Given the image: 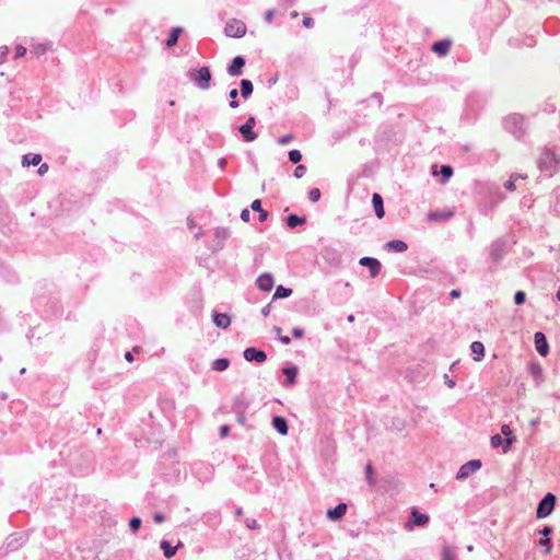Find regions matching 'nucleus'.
Masks as SVG:
<instances>
[{
  "instance_id": "obj_1",
  "label": "nucleus",
  "mask_w": 560,
  "mask_h": 560,
  "mask_svg": "<svg viewBox=\"0 0 560 560\" xmlns=\"http://www.w3.org/2000/svg\"><path fill=\"white\" fill-rule=\"evenodd\" d=\"M190 81L195 82L201 90H208L210 88L211 72L209 67H201L199 69H191L188 72Z\"/></svg>"
},
{
  "instance_id": "obj_2",
  "label": "nucleus",
  "mask_w": 560,
  "mask_h": 560,
  "mask_svg": "<svg viewBox=\"0 0 560 560\" xmlns=\"http://www.w3.org/2000/svg\"><path fill=\"white\" fill-rule=\"evenodd\" d=\"M504 126L505 129L516 138H521L526 132L524 127V117L518 114L508 116L504 120Z\"/></svg>"
},
{
  "instance_id": "obj_3",
  "label": "nucleus",
  "mask_w": 560,
  "mask_h": 560,
  "mask_svg": "<svg viewBox=\"0 0 560 560\" xmlns=\"http://www.w3.org/2000/svg\"><path fill=\"white\" fill-rule=\"evenodd\" d=\"M557 498L552 493H547L541 501L538 503L536 510L537 518H545L551 514L555 509Z\"/></svg>"
},
{
  "instance_id": "obj_4",
  "label": "nucleus",
  "mask_w": 560,
  "mask_h": 560,
  "mask_svg": "<svg viewBox=\"0 0 560 560\" xmlns=\"http://www.w3.org/2000/svg\"><path fill=\"white\" fill-rule=\"evenodd\" d=\"M224 32L229 37L240 38L246 34V25L244 22L233 19L226 23Z\"/></svg>"
},
{
  "instance_id": "obj_5",
  "label": "nucleus",
  "mask_w": 560,
  "mask_h": 560,
  "mask_svg": "<svg viewBox=\"0 0 560 560\" xmlns=\"http://www.w3.org/2000/svg\"><path fill=\"white\" fill-rule=\"evenodd\" d=\"M481 467L479 459H471L465 463L457 471L456 478L458 480L469 477L472 472L477 471Z\"/></svg>"
},
{
  "instance_id": "obj_6",
  "label": "nucleus",
  "mask_w": 560,
  "mask_h": 560,
  "mask_svg": "<svg viewBox=\"0 0 560 560\" xmlns=\"http://www.w3.org/2000/svg\"><path fill=\"white\" fill-rule=\"evenodd\" d=\"M361 266L368 267L372 278L378 276L382 269L381 262L373 257H362L359 261Z\"/></svg>"
},
{
  "instance_id": "obj_7",
  "label": "nucleus",
  "mask_w": 560,
  "mask_h": 560,
  "mask_svg": "<svg viewBox=\"0 0 560 560\" xmlns=\"http://www.w3.org/2000/svg\"><path fill=\"white\" fill-rule=\"evenodd\" d=\"M558 164L553 152L546 150L539 159L538 165L541 171H551L553 165Z\"/></svg>"
},
{
  "instance_id": "obj_8",
  "label": "nucleus",
  "mask_w": 560,
  "mask_h": 560,
  "mask_svg": "<svg viewBox=\"0 0 560 560\" xmlns=\"http://www.w3.org/2000/svg\"><path fill=\"white\" fill-rule=\"evenodd\" d=\"M534 341L537 352L540 355L546 357L549 353V346L545 334L541 331L535 332Z\"/></svg>"
},
{
  "instance_id": "obj_9",
  "label": "nucleus",
  "mask_w": 560,
  "mask_h": 560,
  "mask_svg": "<svg viewBox=\"0 0 560 560\" xmlns=\"http://www.w3.org/2000/svg\"><path fill=\"white\" fill-rule=\"evenodd\" d=\"M244 358L246 361H255L258 363H262L267 359V354L262 350H258L256 348L249 347L244 351Z\"/></svg>"
},
{
  "instance_id": "obj_10",
  "label": "nucleus",
  "mask_w": 560,
  "mask_h": 560,
  "mask_svg": "<svg viewBox=\"0 0 560 560\" xmlns=\"http://www.w3.org/2000/svg\"><path fill=\"white\" fill-rule=\"evenodd\" d=\"M248 406H249V402L244 395H236L233 397L232 411L234 413L246 412V410L248 409Z\"/></svg>"
},
{
  "instance_id": "obj_11",
  "label": "nucleus",
  "mask_w": 560,
  "mask_h": 560,
  "mask_svg": "<svg viewBox=\"0 0 560 560\" xmlns=\"http://www.w3.org/2000/svg\"><path fill=\"white\" fill-rule=\"evenodd\" d=\"M245 66V59L242 56H236L231 65L228 67V73L231 77H240L242 74V69Z\"/></svg>"
},
{
  "instance_id": "obj_12",
  "label": "nucleus",
  "mask_w": 560,
  "mask_h": 560,
  "mask_svg": "<svg viewBox=\"0 0 560 560\" xmlns=\"http://www.w3.org/2000/svg\"><path fill=\"white\" fill-rule=\"evenodd\" d=\"M505 253V242L503 241H495L491 244L490 247V256L493 261H499L502 259Z\"/></svg>"
},
{
  "instance_id": "obj_13",
  "label": "nucleus",
  "mask_w": 560,
  "mask_h": 560,
  "mask_svg": "<svg viewBox=\"0 0 560 560\" xmlns=\"http://www.w3.org/2000/svg\"><path fill=\"white\" fill-rule=\"evenodd\" d=\"M256 283L260 290L268 292L273 287V277L270 273H262L257 278Z\"/></svg>"
},
{
  "instance_id": "obj_14",
  "label": "nucleus",
  "mask_w": 560,
  "mask_h": 560,
  "mask_svg": "<svg viewBox=\"0 0 560 560\" xmlns=\"http://www.w3.org/2000/svg\"><path fill=\"white\" fill-rule=\"evenodd\" d=\"M347 512V504L341 502L334 509L327 511V517L331 521L340 520Z\"/></svg>"
},
{
  "instance_id": "obj_15",
  "label": "nucleus",
  "mask_w": 560,
  "mask_h": 560,
  "mask_svg": "<svg viewBox=\"0 0 560 560\" xmlns=\"http://www.w3.org/2000/svg\"><path fill=\"white\" fill-rule=\"evenodd\" d=\"M372 203L375 211V214L378 219L384 218L385 211H384V203L383 198L380 194L375 192L372 196Z\"/></svg>"
},
{
  "instance_id": "obj_16",
  "label": "nucleus",
  "mask_w": 560,
  "mask_h": 560,
  "mask_svg": "<svg viewBox=\"0 0 560 560\" xmlns=\"http://www.w3.org/2000/svg\"><path fill=\"white\" fill-rule=\"evenodd\" d=\"M213 322L217 327L222 328V329H225L231 325V318L225 313H214Z\"/></svg>"
},
{
  "instance_id": "obj_17",
  "label": "nucleus",
  "mask_w": 560,
  "mask_h": 560,
  "mask_svg": "<svg viewBox=\"0 0 560 560\" xmlns=\"http://www.w3.org/2000/svg\"><path fill=\"white\" fill-rule=\"evenodd\" d=\"M272 425L281 435L288 434L289 427H288L287 420L283 417H280V416L273 417Z\"/></svg>"
},
{
  "instance_id": "obj_18",
  "label": "nucleus",
  "mask_w": 560,
  "mask_h": 560,
  "mask_svg": "<svg viewBox=\"0 0 560 560\" xmlns=\"http://www.w3.org/2000/svg\"><path fill=\"white\" fill-rule=\"evenodd\" d=\"M451 48V40L444 39L440 42H435L432 46V50L440 56H445Z\"/></svg>"
},
{
  "instance_id": "obj_19",
  "label": "nucleus",
  "mask_w": 560,
  "mask_h": 560,
  "mask_svg": "<svg viewBox=\"0 0 560 560\" xmlns=\"http://www.w3.org/2000/svg\"><path fill=\"white\" fill-rule=\"evenodd\" d=\"M501 432L506 436L503 446V453H506L515 441V438L512 435V430L508 424L502 425Z\"/></svg>"
},
{
  "instance_id": "obj_20",
  "label": "nucleus",
  "mask_w": 560,
  "mask_h": 560,
  "mask_svg": "<svg viewBox=\"0 0 560 560\" xmlns=\"http://www.w3.org/2000/svg\"><path fill=\"white\" fill-rule=\"evenodd\" d=\"M454 215V211H432L428 214L429 221H445Z\"/></svg>"
},
{
  "instance_id": "obj_21",
  "label": "nucleus",
  "mask_w": 560,
  "mask_h": 560,
  "mask_svg": "<svg viewBox=\"0 0 560 560\" xmlns=\"http://www.w3.org/2000/svg\"><path fill=\"white\" fill-rule=\"evenodd\" d=\"M385 247L389 250H394V252H397V253H404L407 250L408 246L407 244L404 242V241H400V240H393V241H389Z\"/></svg>"
},
{
  "instance_id": "obj_22",
  "label": "nucleus",
  "mask_w": 560,
  "mask_h": 560,
  "mask_svg": "<svg viewBox=\"0 0 560 560\" xmlns=\"http://www.w3.org/2000/svg\"><path fill=\"white\" fill-rule=\"evenodd\" d=\"M182 546V542L179 541L177 546L173 547L167 540L161 541V549L163 550V553L166 558H172L175 556L177 548Z\"/></svg>"
},
{
  "instance_id": "obj_23",
  "label": "nucleus",
  "mask_w": 560,
  "mask_h": 560,
  "mask_svg": "<svg viewBox=\"0 0 560 560\" xmlns=\"http://www.w3.org/2000/svg\"><path fill=\"white\" fill-rule=\"evenodd\" d=\"M411 518L417 526H424L429 522V516L420 513L417 509H412Z\"/></svg>"
},
{
  "instance_id": "obj_24",
  "label": "nucleus",
  "mask_w": 560,
  "mask_h": 560,
  "mask_svg": "<svg viewBox=\"0 0 560 560\" xmlns=\"http://www.w3.org/2000/svg\"><path fill=\"white\" fill-rule=\"evenodd\" d=\"M240 85H241L240 93H241L242 97H244L245 100L248 98L253 94V91H254L252 81L243 79L241 81Z\"/></svg>"
},
{
  "instance_id": "obj_25",
  "label": "nucleus",
  "mask_w": 560,
  "mask_h": 560,
  "mask_svg": "<svg viewBox=\"0 0 560 560\" xmlns=\"http://www.w3.org/2000/svg\"><path fill=\"white\" fill-rule=\"evenodd\" d=\"M244 141L252 142L257 139V133L253 131V128L242 125L238 128Z\"/></svg>"
},
{
  "instance_id": "obj_26",
  "label": "nucleus",
  "mask_w": 560,
  "mask_h": 560,
  "mask_svg": "<svg viewBox=\"0 0 560 560\" xmlns=\"http://www.w3.org/2000/svg\"><path fill=\"white\" fill-rule=\"evenodd\" d=\"M282 373L287 376V380L284 381V385L289 386L295 383V377L298 374V369L295 366L291 368H284L282 370Z\"/></svg>"
},
{
  "instance_id": "obj_27",
  "label": "nucleus",
  "mask_w": 560,
  "mask_h": 560,
  "mask_svg": "<svg viewBox=\"0 0 560 560\" xmlns=\"http://www.w3.org/2000/svg\"><path fill=\"white\" fill-rule=\"evenodd\" d=\"M250 209L259 213V221L265 222L268 219V212L261 208V201L256 199L252 202Z\"/></svg>"
},
{
  "instance_id": "obj_28",
  "label": "nucleus",
  "mask_w": 560,
  "mask_h": 560,
  "mask_svg": "<svg viewBox=\"0 0 560 560\" xmlns=\"http://www.w3.org/2000/svg\"><path fill=\"white\" fill-rule=\"evenodd\" d=\"M42 162V155L40 154H25L23 155V159H22V164L23 165H33V166H37L39 165V163Z\"/></svg>"
},
{
  "instance_id": "obj_29",
  "label": "nucleus",
  "mask_w": 560,
  "mask_h": 560,
  "mask_svg": "<svg viewBox=\"0 0 560 560\" xmlns=\"http://www.w3.org/2000/svg\"><path fill=\"white\" fill-rule=\"evenodd\" d=\"M470 350L476 357L474 358L475 361H480L485 353V346L480 341H474L470 345Z\"/></svg>"
},
{
  "instance_id": "obj_30",
  "label": "nucleus",
  "mask_w": 560,
  "mask_h": 560,
  "mask_svg": "<svg viewBox=\"0 0 560 560\" xmlns=\"http://www.w3.org/2000/svg\"><path fill=\"white\" fill-rule=\"evenodd\" d=\"M183 32V28L177 26V27H173L170 35H168V38L166 39V46L167 47H172L174 45H176L177 40H178V37L179 35L182 34Z\"/></svg>"
},
{
  "instance_id": "obj_31",
  "label": "nucleus",
  "mask_w": 560,
  "mask_h": 560,
  "mask_svg": "<svg viewBox=\"0 0 560 560\" xmlns=\"http://www.w3.org/2000/svg\"><path fill=\"white\" fill-rule=\"evenodd\" d=\"M306 222L304 217H299L296 214H290L287 217V225L291 229L296 228L298 225H302Z\"/></svg>"
},
{
  "instance_id": "obj_32",
  "label": "nucleus",
  "mask_w": 560,
  "mask_h": 560,
  "mask_svg": "<svg viewBox=\"0 0 560 560\" xmlns=\"http://www.w3.org/2000/svg\"><path fill=\"white\" fill-rule=\"evenodd\" d=\"M230 365V361L225 358L217 359L212 362V370L222 372L225 371Z\"/></svg>"
},
{
  "instance_id": "obj_33",
  "label": "nucleus",
  "mask_w": 560,
  "mask_h": 560,
  "mask_svg": "<svg viewBox=\"0 0 560 560\" xmlns=\"http://www.w3.org/2000/svg\"><path fill=\"white\" fill-rule=\"evenodd\" d=\"M456 551L452 546H444L442 549V560H456Z\"/></svg>"
},
{
  "instance_id": "obj_34",
  "label": "nucleus",
  "mask_w": 560,
  "mask_h": 560,
  "mask_svg": "<svg viewBox=\"0 0 560 560\" xmlns=\"http://www.w3.org/2000/svg\"><path fill=\"white\" fill-rule=\"evenodd\" d=\"M229 236V230L226 228H217L214 231V237L219 241V247H222V242Z\"/></svg>"
},
{
  "instance_id": "obj_35",
  "label": "nucleus",
  "mask_w": 560,
  "mask_h": 560,
  "mask_svg": "<svg viewBox=\"0 0 560 560\" xmlns=\"http://www.w3.org/2000/svg\"><path fill=\"white\" fill-rule=\"evenodd\" d=\"M292 294V290L289 288H284L283 285H279L276 289V292L273 294V300L276 299H284Z\"/></svg>"
},
{
  "instance_id": "obj_36",
  "label": "nucleus",
  "mask_w": 560,
  "mask_h": 560,
  "mask_svg": "<svg viewBox=\"0 0 560 560\" xmlns=\"http://www.w3.org/2000/svg\"><path fill=\"white\" fill-rule=\"evenodd\" d=\"M530 374L534 376L536 384L539 385V383L542 381V369L539 364H533L530 368Z\"/></svg>"
},
{
  "instance_id": "obj_37",
  "label": "nucleus",
  "mask_w": 560,
  "mask_h": 560,
  "mask_svg": "<svg viewBox=\"0 0 560 560\" xmlns=\"http://www.w3.org/2000/svg\"><path fill=\"white\" fill-rule=\"evenodd\" d=\"M237 95H238V91L236 89H232L229 93V96L231 98L229 106L233 109H235L240 106L238 101L236 100Z\"/></svg>"
},
{
  "instance_id": "obj_38",
  "label": "nucleus",
  "mask_w": 560,
  "mask_h": 560,
  "mask_svg": "<svg viewBox=\"0 0 560 560\" xmlns=\"http://www.w3.org/2000/svg\"><path fill=\"white\" fill-rule=\"evenodd\" d=\"M289 160H290L292 163H294V164L299 163V162L302 160V154H301V152H300L299 150H295V149H294V150H291V151L289 152Z\"/></svg>"
},
{
  "instance_id": "obj_39",
  "label": "nucleus",
  "mask_w": 560,
  "mask_h": 560,
  "mask_svg": "<svg viewBox=\"0 0 560 560\" xmlns=\"http://www.w3.org/2000/svg\"><path fill=\"white\" fill-rule=\"evenodd\" d=\"M440 173L444 179H448L453 175V168L450 165H442Z\"/></svg>"
},
{
  "instance_id": "obj_40",
  "label": "nucleus",
  "mask_w": 560,
  "mask_h": 560,
  "mask_svg": "<svg viewBox=\"0 0 560 560\" xmlns=\"http://www.w3.org/2000/svg\"><path fill=\"white\" fill-rule=\"evenodd\" d=\"M365 475H366V480H368L369 485L373 486L375 481H374V479L372 477V475H373V467H372L371 463H369L365 466Z\"/></svg>"
},
{
  "instance_id": "obj_41",
  "label": "nucleus",
  "mask_w": 560,
  "mask_h": 560,
  "mask_svg": "<svg viewBox=\"0 0 560 560\" xmlns=\"http://www.w3.org/2000/svg\"><path fill=\"white\" fill-rule=\"evenodd\" d=\"M320 198V190L318 188H313L308 191V199L312 202L318 201Z\"/></svg>"
},
{
  "instance_id": "obj_42",
  "label": "nucleus",
  "mask_w": 560,
  "mask_h": 560,
  "mask_svg": "<svg viewBox=\"0 0 560 560\" xmlns=\"http://www.w3.org/2000/svg\"><path fill=\"white\" fill-rule=\"evenodd\" d=\"M129 526L133 533L138 532L140 529V516H133L129 522Z\"/></svg>"
},
{
  "instance_id": "obj_43",
  "label": "nucleus",
  "mask_w": 560,
  "mask_h": 560,
  "mask_svg": "<svg viewBox=\"0 0 560 560\" xmlns=\"http://www.w3.org/2000/svg\"><path fill=\"white\" fill-rule=\"evenodd\" d=\"M491 445H492V447H499L500 445L504 446V440L502 439V436L500 434H494L491 438Z\"/></svg>"
},
{
  "instance_id": "obj_44",
  "label": "nucleus",
  "mask_w": 560,
  "mask_h": 560,
  "mask_svg": "<svg viewBox=\"0 0 560 560\" xmlns=\"http://www.w3.org/2000/svg\"><path fill=\"white\" fill-rule=\"evenodd\" d=\"M539 545L546 547L545 553L549 555L551 552V540L549 538H541L539 540Z\"/></svg>"
},
{
  "instance_id": "obj_45",
  "label": "nucleus",
  "mask_w": 560,
  "mask_h": 560,
  "mask_svg": "<svg viewBox=\"0 0 560 560\" xmlns=\"http://www.w3.org/2000/svg\"><path fill=\"white\" fill-rule=\"evenodd\" d=\"M525 299H526V294H525V292H523V291H517V292L515 293V295H514V302H515V304H517V305L523 304V303L525 302Z\"/></svg>"
},
{
  "instance_id": "obj_46",
  "label": "nucleus",
  "mask_w": 560,
  "mask_h": 560,
  "mask_svg": "<svg viewBox=\"0 0 560 560\" xmlns=\"http://www.w3.org/2000/svg\"><path fill=\"white\" fill-rule=\"evenodd\" d=\"M140 352V346H135L132 348V351H127L125 353V359L129 362H132L133 361V353H139Z\"/></svg>"
},
{
  "instance_id": "obj_47",
  "label": "nucleus",
  "mask_w": 560,
  "mask_h": 560,
  "mask_svg": "<svg viewBox=\"0 0 560 560\" xmlns=\"http://www.w3.org/2000/svg\"><path fill=\"white\" fill-rule=\"evenodd\" d=\"M245 525L247 528L249 529H256V528H259V524L258 522L255 520V518H250V517H247L245 520Z\"/></svg>"
},
{
  "instance_id": "obj_48",
  "label": "nucleus",
  "mask_w": 560,
  "mask_h": 560,
  "mask_svg": "<svg viewBox=\"0 0 560 560\" xmlns=\"http://www.w3.org/2000/svg\"><path fill=\"white\" fill-rule=\"evenodd\" d=\"M305 173H306V167L302 164L298 165L294 170V176L296 178L303 177Z\"/></svg>"
},
{
  "instance_id": "obj_49",
  "label": "nucleus",
  "mask_w": 560,
  "mask_h": 560,
  "mask_svg": "<svg viewBox=\"0 0 560 560\" xmlns=\"http://www.w3.org/2000/svg\"><path fill=\"white\" fill-rule=\"evenodd\" d=\"M292 140H293V135L289 133V135H285L283 137H280L278 139V143L281 144V145H284V144H288Z\"/></svg>"
},
{
  "instance_id": "obj_50",
  "label": "nucleus",
  "mask_w": 560,
  "mask_h": 560,
  "mask_svg": "<svg viewBox=\"0 0 560 560\" xmlns=\"http://www.w3.org/2000/svg\"><path fill=\"white\" fill-rule=\"evenodd\" d=\"M26 54V48L19 45L15 49V58H21Z\"/></svg>"
},
{
  "instance_id": "obj_51",
  "label": "nucleus",
  "mask_w": 560,
  "mask_h": 560,
  "mask_svg": "<svg viewBox=\"0 0 560 560\" xmlns=\"http://www.w3.org/2000/svg\"><path fill=\"white\" fill-rule=\"evenodd\" d=\"M292 335H293L294 338L300 339V338H302L304 336V330L302 328L295 327L292 330Z\"/></svg>"
},
{
  "instance_id": "obj_52",
  "label": "nucleus",
  "mask_w": 560,
  "mask_h": 560,
  "mask_svg": "<svg viewBox=\"0 0 560 560\" xmlns=\"http://www.w3.org/2000/svg\"><path fill=\"white\" fill-rule=\"evenodd\" d=\"M553 532L552 527L545 526L542 529L539 530V534L548 538V536Z\"/></svg>"
},
{
  "instance_id": "obj_53",
  "label": "nucleus",
  "mask_w": 560,
  "mask_h": 560,
  "mask_svg": "<svg viewBox=\"0 0 560 560\" xmlns=\"http://www.w3.org/2000/svg\"><path fill=\"white\" fill-rule=\"evenodd\" d=\"M273 16H275V11L273 10H268L266 13H265V21L267 23H271L272 20H273Z\"/></svg>"
},
{
  "instance_id": "obj_54",
  "label": "nucleus",
  "mask_w": 560,
  "mask_h": 560,
  "mask_svg": "<svg viewBox=\"0 0 560 560\" xmlns=\"http://www.w3.org/2000/svg\"><path fill=\"white\" fill-rule=\"evenodd\" d=\"M241 219L244 221V222H248L249 219H250V213H249V210L248 209H244L242 210L241 212Z\"/></svg>"
},
{
  "instance_id": "obj_55",
  "label": "nucleus",
  "mask_w": 560,
  "mask_h": 560,
  "mask_svg": "<svg viewBox=\"0 0 560 560\" xmlns=\"http://www.w3.org/2000/svg\"><path fill=\"white\" fill-rule=\"evenodd\" d=\"M444 382L450 388H453L456 385L455 381L450 378L447 374H444Z\"/></svg>"
},
{
  "instance_id": "obj_56",
  "label": "nucleus",
  "mask_w": 560,
  "mask_h": 560,
  "mask_svg": "<svg viewBox=\"0 0 560 560\" xmlns=\"http://www.w3.org/2000/svg\"><path fill=\"white\" fill-rule=\"evenodd\" d=\"M235 415H236V420H237V422H238L241 425H245V423H246L245 412H242V413H235Z\"/></svg>"
},
{
  "instance_id": "obj_57",
  "label": "nucleus",
  "mask_w": 560,
  "mask_h": 560,
  "mask_svg": "<svg viewBox=\"0 0 560 560\" xmlns=\"http://www.w3.org/2000/svg\"><path fill=\"white\" fill-rule=\"evenodd\" d=\"M230 432V427L228 424H224L220 428V436L225 438Z\"/></svg>"
},
{
  "instance_id": "obj_58",
  "label": "nucleus",
  "mask_w": 560,
  "mask_h": 560,
  "mask_svg": "<svg viewBox=\"0 0 560 560\" xmlns=\"http://www.w3.org/2000/svg\"><path fill=\"white\" fill-rule=\"evenodd\" d=\"M313 24H314V21H313V19H312V18H310V16H304V19H303V25H304L305 27L310 28V27H312V26H313Z\"/></svg>"
},
{
  "instance_id": "obj_59",
  "label": "nucleus",
  "mask_w": 560,
  "mask_h": 560,
  "mask_svg": "<svg viewBox=\"0 0 560 560\" xmlns=\"http://www.w3.org/2000/svg\"><path fill=\"white\" fill-rule=\"evenodd\" d=\"M505 188L509 189V190H514L515 189V184H514V177L512 176L511 179H509L505 184H504Z\"/></svg>"
},
{
  "instance_id": "obj_60",
  "label": "nucleus",
  "mask_w": 560,
  "mask_h": 560,
  "mask_svg": "<svg viewBox=\"0 0 560 560\" xmlns=\"http://www.w3.org/2000/svg\"><path fill=\"white\" fill-rule=\"evenodd\" d=\"M47 171H48V165H47L46 163H44V164L39 165V167H38V171H37V172H38V174H39L40 176H43L44 174H46V173H47Z\"/></svg>"
},
{
  "instance_id": "obj_61",
  "label": "nucleus",
  "mask_w": 560,
  "mask_h": 560,
  "mask_svg": "<svg viewBox=\"0 0 560 560\" xmlns=\"http://www.w3.org/2000/svg\"><path fill=\"white\" fill-rule=\"evenodd\" d=\"M244 125H245V126H247V127L254 128V127H255V125H256V119H255V117L250 116V117L246 120V122H245Z\"/></svg>"
},
{
  "instance_id": "obj_62",
  "label": "nucleus",
  "mask_w": 560,
  "mask_h": 560,
  "mask_svg": "<svg viewBox=\"0 0 560 560\" xmlns=\"http://www.w3.org/2000/svg\"><path fill=\"white\" fill-rule=\"evenodd\" d=\"M270 311H271V304H267L266 306H264L261 308V314L264 316H268L270 314Z\"/></svg>"
},
{
  "instance_id": "obj_63",
  "label": "nucleus",
  "mask_w": 560,
  "mask_h": 560,
  "mask_svg": "<svg viewBox=\"0 0 560 560\" xmlns=\"http://www.w3.org/2000/svg\"><path fill=\"white\" fill-rule=\"evenodd\" d=\"M450 295H451L452 299L459 298L460 296V291L458 289H453L450 292Z\"/></svg>"
},
{
  "instance_id": "obj_64",
  "label": "nucleus",
  "mask_w": 560,
  "mask_h": 560,
  "mask_svg": "<svg viewBox=\"0 0 560 560\" xmlns=\"http://www.w3.org/2000/svg\"><path fill=\"white\" fill-rule=\"evenodd\" d=\"M154 521H155L156 523H161V522H163V521H164V515H163V514H161V513H155V514H154Z\"/></svg>"
}]
</instances>
